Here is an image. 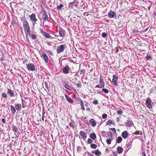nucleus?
I'll return each mask as SVG.
<instances>
[{
    "label": "nucleus",
    "mask_w": 156,
    "mask_h": 156,
    "mask_svg": "<svg viewBox=\"0 0 156 156\" xmlns=\"http://www.w3.org/2000/svg\"><path fill=\"white\" fill-rule=\"evenodd\" d=\"M23 27L25 33L27 34H30V28L27 21H23Z\"/></svg>",
    "instance_id": "obj_1"
},
{
    "label": "nucleus",
    "mask_w": 156,
    "mask_h": 156,
    "mask_svg": "<svg viewBox=\"0 0 156 156\" xmlns=\"http://www.w3.org/2000/svg\"><path fill=\"white\" fill-rule=\"evenodd\" d=\"M66 47V45L65 44H61L58 46L57 50V53L59 54L62 52Z\"/></svg>",
    "instance_id": "obj_2"
},
{
    "label": "nucleus",
    "mask_w": 156,
    "mask_h": 156,
    "mask_svg": "<svg viewBox=\"0 0 156 156\" xmlns=\"http://www.w3.org/2000/svg\"><path fill=\"white\" fill-rule=\"evenodd\" d=\"M61 83L65 87L67 90H71V89L70 86H69L67 81L65 80H61Z\"/></svg>",
    "instance_id": "obj_3"
},
{
    "label": "nucleus",
    "mask_w": 156,
    "mask_h": 156,
    "mask_svg": "<svg viewBox=\"0 0 156 156\" xmlns=\"http://www.w3.org/2000/svg\"><path fill=\"white\" fill-rule=\"evenodd\" d=\"M40 16H41V18L44 21H45L48 19V16L45 10H43L40 14Z\"/></svg>",
    "instance_id": "obj_4"
},
{
    "label": "nucleus",
    "mask_w": 156,
    "mask_h": 156,
    "mask_svg": "<svg viewBox=\"0 0 156 156\" xmlns=\"http://www.w3.org/2000/svg\"><path fill=\"white\" fill-rule=\"evenodd\" d=\"M27 68L29 70L34 71L35 69V66L32 63H28L26 64Z\"/></svg>",
    "instance_id": "obj_5"
},
{
    "label": "nucleus",
    "mask_w": 156,
    "mask_h": 156,
    "mask_svg": "<svg viewBox=\"0 0 156 156\" xmlns=\"http://www.w3.org/2000/svg\"><path fill=\"white\" fill-rule=\"evenodd\" d=\"M12 129L14 132L15 135L16 136V137H18L20 134V132L17 127L15 126H12Z\"/></svg>",
    "instance_id": "obj_6"
},
{
    "label": "nucleus",
    "mask_w": 156,
    "mask_h": 156,
    "mask_svg": "<svg viewBox=\"0 0 156 156\" xmlns=\"http://www.w3.org/2000/svg\"><path fill=\"white\" fill-rule=\"evenodd\" d=\"M113 79L112 80V83L113 85H118V76L115 75H113L112 76Z\"/></svg>",
    "instance_id": "obj_7"
},
{
    "label": "nucleus",
    "mask_w": 156,
    "mask_h": 156,
    "mask_svg": "<svg viewBox=\"0 0 156 156\" xmlns=\"http://www.w3.org/2000/svg\"><path fill=\"white\" fill-rule=\"evenodd\" d=\"M146 106L149 109H151L152 108V106L151 104V99L149 98H147L146 101Z\"/></svg>",
    "instance_id": "obj_8"
},
{
    "label": "nucleus",
    "mask_w": 156,
    "mask_h": 156,
    "mask_svg": "<svg viewBox=\"0 0 156 156\" xmlns=\"http://www.w3.org/2000/svg\"><path fill=\"white\" fill-rule=\"evenodd\" d=\"M80 135L81 138L85 140L87 137V133L83 131H81L80 132Z\"/></svg>",
    "instance_id": "obj_9"
},
{
    "label": "nucleus",
    "mask_w": 156,
    "mask_h": 156,
    "mask_svg": "<svg viewBox=\"0 0 156 156\" xmlns=\"http://www.w3.org/2000/svg\"><path fill=\"white\" fill-rule=\"evenodd\" d=\"M124 124L126 126L129 127L132 126L133 124L132 121L131 120H127L126 122H125Z\"/></svg>",
    "instance_id": "obj_10"
},
{
    "label": "nucleus",
    "mask_w": 156,
    "mask_h": 156,
    "mask_svg": "<svg viewBox=\"0 0 156 156\" xmlns=\"http://www.w3.org/2000/svg\"><path fill=\"white\" fill-rule=\"evenodd\" d=\"M69 68L68 66H65L63 68L62 71V72L65 74H67L69 73Z\"/></svg>",
    "instance_id": "obj_11"
},
{
    "label": "nucleus",
    "mask_w": 156,
    "mask_h": 156,
    "mask_svg": "<svg viewBox=\"0 0 156 156\" xmlns=\"http://www.w3.org/2000/svg\"><path fill=\"white\" fill-rule=\"evenodd\" d=\"M116 14L115 12L112 11L109 12L108 13V16L110 18H114L115 16L116 17Z\"/></svg>",
    "instance_id": "obj_12"
},
{
    "label": "nucleus",
    "mask_w": 156,
    "mask_h": 156,
    "mask_svg": "<svg viewBox=\"0 0 156 156\" xmlns=\"http://www.w3.org/2000/svg\"><path fill=\"white\" fill-rule=\"evenodd\" d=\"M122 136L124 139H127L128 136V133L126 131H124L122 134Z\"/></svg>",
    "instance_id": "obj_13"
},
{
    "label": "nucleus",
    "mask_w": 156,
    "mask_h": 156,
    "mask_svg": "<svg viewBox=\"0 0 156 156\" xmlns=\"http://www.w3.org/2000/svg\"><path fill=\"white\" fill-rule=\"evenodd\" d=\"M41 33L43 36L47 38H49L51 37L50 34L47 33L46 32H44L42 30H41Z\"/></svg>",
    "instance_id": "obj_14"
},
{
    "label": "nucleus",
    "mask_w": 156,
    "mask_h": 156,
    "mask_svg": "<svg viewBox=\"0 0 156 156\" xmlns=\"http://www.w3.org/2000/svg\"><path fill=\"white\" fill-rule=\"evenodd\" d=\"M151 6H152V4L151 2H149L144 5V8L146 10H147V9L148 10H150Z\"/></svg>",
    "instance_id": "obj_15"
},
{
    "label": "nucleus",
    "mask_w": 156,
    "mask_h": 156,
    "mask_svg": "<svg viewBox=\"0 0 156 156\" xmlns=\"http://www.w3.org/2000/svg\"><path fill=\"white\" fill-rule=\"evenodd\" d=\"M90 123L91 126L92 127L95 126L96 124V122L95 120L93 119H92L90 120Z\"/></svg>",
    "instance_id": "obj_16"
},
{
    "label": "nucleus",
    "mask_w": 156,
    "mask_h": 156,
    "mask_svg": "<svg viewBox=\"0 0 156 156\" xmlns=\"http://www.w3.org/2000/svg\"><path fill=\"white\" fill-rule=\"evenodd\" d=\"M15 107L16 110L20 111L21 106L19 103H16L15 104Z\"/></svg>",
    "instance_id": "obj_17"
},
{
    "label": "nucleus",
    "mask_w": 156,
    "mask_h": 156,
    "mask_svg": "<svg viewBox=\"0 0 156 156\" xmlns=\"http://www.w3.org/2000/svg\"><path fill=\"white\" fill-rule=\"evenodd\" d=\"M10 107L11 113L13 115H14L16 112V109L12 105H10Z\"/></svg>",
    "instance_id": "obj_18"
},
{
    "label": "nucleus",
    "mask_w": 156,
    "mask_h": 156,
    "mask_svg": "<svg viewBox=\"0 0 156 156\" xmlns=\"http://www.w3.org/2000/svg\"><path fill=\"white\" fill-rule=\"evenodd\" d=\"M42 56L45 62L47 63L48 61V58L47 55L45 53H44L42 55Z\"/></svg>",
    "instance_id": "obj_19"
},
{
    "label": "nucleus",
    "mask_w": 156,
    "mask_h": 156,
    "mask_svg": "<svg viewBox=\"0 0 156 156\" xmlns=\"http://www.w3.org/2000/svg\"><path fill=\"white\" fill-rule=\"evenodd\" d=\"M7 90V94L10 95V97H14L15 96V94L10 89L8 88Z\"/></svg>",
    "instance_id": "obj_20"
},
{
    "label": "nucleus",
    "mask_w": 156,
    "mask_h": 156,
    "mask_svg": "<svg viewBox=\"0 0 156 156\" xmlns=\"http://www.w3.org/2000/svg\"><path fill=\"white\" fill-rule=\"evenodd\" d=\"M30 18L31 20L34 22H35L37 20L36 18L35 15L34 14H32L30 16Z\"/></svg>",
    "instance_id": "obj_21"
},
{
    "label": "nucleus",
    "mask_w": 156,
    "mask_h": 156,
    "mask_svg": "<svg viewBox=\"0 0 156 156\" xmlns=\"http://www.w3.org/2000/svg\"><path fill=\"white\" fill-rule=\"evenodd\" d=\"M65 97L66 98L67 100L69 103H73V100L72 99L70 98V97L68 96L67 94H65Z\"/></svg>",
    "instance_id": "obj_22"
},
{
    "label": "nucleus",
    "mask_w": 156,
    "mask_h": 156,
    "mask_svg": "<svg viewBox=\"0 0 156 156\" xmlns=\"http://www.w3.org/2000/svg\"><path fill=\"white\" fill-rule=\"evenodd\" d=\"M100 84L102 85V86H103L105 87V83L104 81V80L102 78V76H100V80L99 81Z\"/></svg>",
    "instance_id": "obj_23"
},
{
    "label": "nucleus",
    "mask_w": 156,
    "mask_h": 156,
    "mask_svg": "<svg viewBox=\"0 0 156 156\" xmlns=\"http://www.w3.org/2000/svg\"><path fill=\"white\" fill-rule=\"evenodd\" d=\"M89 137L92 140H94L96 138V136L94 133H91L89 135Z\"/></svg>",
    "instance_id": "obj_24"
},
{
    "label": "nucleus",
    "mask_w": 156,
    "mask_h": 156,
    "mask_svg": "<svg viewBox=\"0 0 156 156\" xmlns=\"http://www.w3.org/2000/svg\"><path fill=\"white\" fill-rule=\"evenodd\" d=\"M69 125L70 126L74 129L75 127V122L73 120H71V122L69 123Z\"/></svg>",
    "instance_id": "obj_25"
},
{
    "label": "nucleus",
    "mask_w": 156,
    "mask_h": 156,
    "mask_svg": "<svg viewBox=\"0 0 156 156\" xmlns=\"http://www.w3.org/2000/svg\"><path fill=\"white\" fill-rule=\"evenodd\" d=\"M59 34L60 36L63 37L65 36V31L62 30H59Z\"/></svg>",
    "instance_id": "obj_26"
},
{
    "label": "nucleus",
    "mask_w": 156,
    "mask_h": 156,
    "mask_svg": "<svg viewBox=\"0 0 156 156\" xmlns=\"http://www.w3.org/2000/svg\"><path fill=\"white\" fill-rule=\"evenodd\" d=\"M21 101L22 107L24 108L27 106V103L24 100H23L22 98H21Z\"/></svg>",
    "instance_id": "obj_27"
},
{
    "label": "nucleus",
    "mask_w": 156,
    "mask_h": 156,
    "mask_svg": "<svg viewBox=\"0 0 156 156\" xmlns=\"http://www.w3.org/2000/svg\"><path fill=\"white\" fill-rule=\"evenodd\" d=\"M109 124H114V123L112 119H109L107 121V122L106 123V124L107 125H108Z\"/></svg>",
    "instance_id": "obj_28"
},
{
    "label": "nucleus",
    "mask_w": 156,
    "mask_h": 156,
    "mask_svg": "<svg viewBox=\"0 0 156 156\" xmlns=\"http://www.w3.org/2000/svg\"><path fill=\"white\" fill-rule=\"evenodd\" d=\"M117 151L119 154H120L123 152V149L122 148L120 147H118L117 148Z\"/></svg>",
    "instance_id": "obj_29"
},
{
    "label": "nucleus",
    "mask_w": 156,
    "mask_h": 156,
    "mask_svg": "<svg viewBox=\"0 0 156 156\" xmlns=\"http://www.w3.org/2000/svg\"><path fill=\"white\" fill-rule=\"evenodd\" d=\"M122 140V139L121 136H119L116 140V142L118 143H120Z\"/></svg>",
    "instance_id": "obj_30"
},
{
    "label": "nucleus",
    "mask_w": 156,
    "mask_h": 156,
    "mask_svg": "<svg viewBox=\"0 0 156 156\" xmlns=\"http://www.w3.org/2000/svg\"><path fill=\"white\" fill-rule=\"evenodd\" d=\"M95 154L97 156H100L101 154V152L98 150H96L95 152Z\"/></svg>",
    "instance_id": "obj_31"
},
{
    "label": "nucleus",
    "mask_w": 156,
    "mask_h": 156,
    "mask_svg": "<svg viewBox=\"0 0 156 156\" xmlns=\"http://www.w3.org/2000/svg\"><path fill=\"white\" fill-rule=\"evenodd\" d=\"M97 147V145L94 144H92L90 145V147L93 149L96 148Z\"/></svg>",
    "instance_id": "obj_32"
},
{
    "label": "nucleus",
    "mask_w": 156,
    "mask_h": 156,
    "mask_svg": "<svg viewBox=\"0 0 156 156\" xmlns=\"http://www.w3.org/2000/svg\"><path fill=\"white\" fill-rule=\"evenodd\" d=\"M91 12H84L83 13V14L85 16H89V15L91 16Z\"/></svg>",
    "instance_id": "obj_33"
},
{
    "label": "nucleus",
    "mask_w": 156,
    "mask_h": 156,
    "mask_svg": "<svg viewBox=\"0 0 156 156\" xmlns=\"http://www.w3.org/2000/svg\"><path fill=\"white\" fill-rule=\"evenodd\" d=\"M29 35H30V37L33 39H35L37 38L36 36L34 34H30Z\"/></svg>",
    "instance_id": "obj_34"
},
{
    "label": "nucleus",
    "mask_w": 156,
    "mask_h": 156,
    "mask_svg": "<svg viewBox=\"0 0 156 156\" xmlns=\"http://www.w3.org/2000/svg\"><path fill=\"white\" fill-rule=\"evenodd\" d=\"M63 6V5L61 4L57 6V9H61Z\"/></svg>",
    "instance_id": "obj_35"
},
{
    "label": "nucleus",
    "mask_w": 156,
    "mask_h": 156,
    "mask_svg": "<svg viewBox=\"0 0 156 156\" xmlns=\"http://www.w3.org/2000/svg\"><path fill=\"white\" fill-rule=\"evenodd\" d=\"M16 20L14 18H13L12 21L11 22V24L12 25H14L16 23Z\"/></svg>",
    "instance_id": "obj_36"
},
{
    "label": "nucleus",
    "mask_w": 156,
    "mask_h": 156,
    "mask_svg": "<svg viewBox=\"0 0 156 156\" xmlns=\"http://www.w3.org/2000/svg\"><path fill=\"white\" fill-rule=\"evenodd\" d=\"M107 35V33L105 32L101 34L102 37L103 38L105 37Z\"/></svg>",
    "instance_id": "obj_37"
},
{
    "label": "nucleus",
    "mask_w": 156,
    "mask_h": 156,
    "mask_svg": "<svg viewBox=\"0 0 156 156\" xmlns=\"http://www.w3.org/2000/svg\"><path fill=\"white\" fill-rule=\"evenodd\" d=\"M102 90L105 94H108V90L106 89H103Z\"/></svg>",
    "instance_id": "obj_38"
},
{
    "label": "nucleus",
    "mask_w": 156,
    "mask_h": 156,
    "mask_svg": "<svg viewBox=\"0 0 156 156\" xmlns=\"http://www.w3.org/2000/svg\"><path fill=\"white\" fill-rule=\"evenodd\" d=\"M112 140V139H107L106 140V143H107V144H110L111 143Z\"/></svg>",
    "instance_id": "obj_39"
},
{
    "label": "nucleus",
    "mask_w": 156,
    "mask_h": 156,
    "mask_svg": "<svg viewBox=\"0 0 156 156\" xmlns=\"http://www.w3.org/2000/svg\"><path fill=\"white\" fill-rule=\"evenodd\" d=\"M85 69H83L82 70H81L80 71V75H82V74H83V73H85Z\"/></svg>",
    "instance_id": "obj_40"
},
{
    "label": "nucleus",
    "mask_w": 156,
    "mask_h": 156,
    "mask_svg": "<svg viewBox=\"0 0 156 156\" xmlns=\"http://www.w3.org/2000/svg\"><path fill=\"white\" fill-rule=\"evenodd\" d=\"M95 87L100 88H103L104 87L103 86H102L101 85H98L95 86Z\"/></svg>",
    "instance_id": "obj_41"
},
{
    "label": "nucleus",
    "mask_w": 156,
    "mask_h": 156,
    "mask_svg": "<svg viewBox=\"0 0 156 156\" xmlns=\"http://www.w3.org/2000/svg\"><path fill=\"white\" fill-rule=\"evenodd\" d=\"M117 113L118 115H122L123 113V112L122 110H119L117 111Z\"/></svg>",
    "instance_id": "obj_42"
},
{
    "label": "nucleus",
    "mask_w": 156,
    "mask_h": 156,
    "mask_svg": "<svg viewBox=\"0 0 156 156\" xmlns=\"http://www.w3.org/2000/svg\"><path fill=\"white\" fill-rule=\"evenodd\" d=\"M45 114V112H43V114H42V120L43 122L44 121V117L45 118V117L44 115Z\"/></svg>",
    "instance_id": "obj_43"
},
{
    "label": "nucleus",
    "mask_w": 156,
    "mask_h": 156,
    "mask_svg": "<svg viewBox=\"0 0 156 156\" xmlns=\"http://www.w3.org/2000/svg\"><path fill=\"white\" fill-rule=\"evenodd\" d=\"M107 117V115L106 114H104L102 115V117L103 119L106 118Z\"/></svg>",
    "instance_id": "obj_44"
},
{
    "label": "nucleus",
    "mask_w": 156,
    "mask_h": 156,
    "mask_svg": "<svg viewBox=\"0 0 156 156\" xmlns=\"http://www.w3.org/2000/svg\"><path fill=\"white\" fill-rule=\"evenodd\" d=\"M92 142L93 141L91 140V139L90 138L88 139L87 141V142L88 143V144H91V143H92Z\"/></svg>",
    "instance_id": "obj_45"
},
{
    "label": "nucleus",
    "mask_w": 156,
    "mask_h": 156,
    "mask_svg": "<svg viewBox=\"0 0 156 156\" xmlns=\"http://www.w3.org/2000/svg\"><path fill=\"white\" fill-rule=\"evenodd\" d=\"M80 104L81 105V107H83L84 106V103L83 101L81 100L80 99Z\"/></svg>",
    "instance_id": "obj_46"
},
{
    "label": "nucleus",
    "mask_w": 156,
    "mask_h": 156,
    "mask_svg": "<svg viewBox=\"0 0 156 156\" xmlns=\"http://www.w3.org/2000/svg\"><path fill=\"white\" fill-rule=\"evenodd\" d=\"M2 97H4L5 98H7V95L5 93H3L2 94Z\"/></svg>",
    "instance_id": "obj_47"
},
{
    "label": "nucleus",
    "mask_w": 156,
    "mask_h": 156,
    "mask_svg": "<svg viewBox=\"0 0 156 156\" xmlns=\"http://www.w3.org/2000/svg\"><path fill=\"white\" fill-rule=\"evenodd\" d=\"M76 86L78 88H80L81 87V83H78L77 84H76Z\"/></svg>",
    "instance_id": "obj_48"
},
{
    "label": "nucleus",
    "mask_w": 156,
    "mask_h": 156,
    "mask_svg": "<svg viewBox=\"0 0 156 156\" xmlns=\"http://www.w3.org/2000/svg\"><path fill=\"white\" fill-rule=\"evenodd\" d=\"M98 101L97 100H94L93 102V103L95 105H97L98 104Z\"/></svg>",
    "instance_id": "obj_49"
},
{
    "label": "nucleus",
    "mask_w": 156,
    "mask_h": 156,
    "mask_svg": "<svg viewBox=\"0 0 156 156\" xmlns=\"http://www.w3.org/2000/svg\"><path fill=\"white\" fill-rule=\"evenodd\" d=\"M151 57L150 55H147L146 57V58L147 60H149L150 58H151Z\"/></svg>",
    "instance_id": "obj_50"
},
{
    "label": "nucleus",
    "mask_w": 156,
    "mask_h": 156,
    "mask_svg": "<svg viewBox=\"0 0 156 156\" xmlns=\"http://www.w3.org/2000/svg\"><path fill=\"white\" fill-rule=\"evenodd\" d=\"M2 122L3 123V124H5L6 122L5 119L4 118L2 119Z\"/></svg>",
    "instance_id": "obj_51"
},
{
    "label": "nucleus",
    "mask_w": 156,
    "mask_h": 156,
    "mask_svg": "<svg viewBox=\"0 0 156 156\" xmlns=\"http://www.w3.org/2000/svg\"><path fill=\"white\" fill-rule=\"evenodd\" d=\"M112 131L114 133H115L116 132V130L115 128H112L111 129Z\"/></svg>",
    "instance_id": "obj_52"
},
{
    "label": "nucleus",
    "mask_w": 156,
    "mask_h": 156,
    "mask_svg": "<svg viewBox=\"0 0 156 156\" xmlns=\"http://www.w3.org/2000/svg\"><path fill=\"white\" fill-rule=\"evenodd\" d=\"M86 110L88 111H90V109L89 107H87L86 108Z\"/></svg>",
    "instance_id": "obj_53"
},
{
    "label": "nucleus",
    "mask_w": 156,
    "mask_h": 156,
    "mask_svg": "<svg viewBox=\"0 0 156 156\" xmlns=\"http://www.w3.org/2000/svg\"><path fill=\"white\" fill-rule=\"evenodd\" d=\"M120 119L119 117H117L116 118V121L117 122H119V121Z\"/></svg>",
    "instance_id": "obj_54"
},
{
    "label": "nucleus",
    "mask_w": 156,
    "mask_h": 156,
    "mask_svg": "<svg viewBox=\"0 0 156 156\" xmlns=\"http://www.w3.org/2000/svg\"><path fill=\"white\" fill-rule=\"evenodd\" d=\"M142 155V156H146L144 151L143 152Z\"/></svg>",
    "instance_id": "obj_55"
},
{
    "label": "nucleus",
    "mask_w": 156,
    "mask_h": 156,
    "mask_svg": "<svg viewBox=\"0 0 156 156\" xmlns=\"http://www.w3.org/2000/svg\"><path fill=\"white\" fill-rule=\"evenodd\" d=\"M27 62V60H26V59H25L23 61V63L24 64V63H26Z\"/></svg>",
    "instance_id": "obj_56"
},
{
    "label": "nucleus",
    "mask_w": 156,
    "mask_h": 156,
    "mask_svg": "<svg viewBox=\"0 0 156 156\" xmlns=\"http://www.w3.org/2000/svg\"><path fill=\"white\" fill-rule=\"evenodd\" d=\"M82 107V109L83 111H84L85 110V108L84 107V106H83L81 107Z\"/></svg>",
    "instance_id": "obj_57"
},
{
    "label": "nucleus",
    "mask_w": 156,
    "mask_h": 156,
    "mask_svg": "<svg viewBox=\"0 0 156 156\" xmlns=\"http://www.w3.org/2000/svg\"><path fill=\"white\" fill-rule=\"evenodd\" d=\"M45 86H46V87L47 88H48V87H47V83L45 82Z\"/></svg>",
    "instance_id": "obj_58"
},
{
    "label": "nucleus",
    "mask_w": 156,
    "mask_h": 156,
    "mask_svg": "<svg viewBox=\"0 0 156 156\" xmlns=\"http://www.w3.org/2000/svg\"><path fill=\"white\" fill-rule=\"evenodd\" d=\"M95 151H92V152H91V153H93V154H95Z\"/></svg>",
    "instance_id": "obj_59"
},
{
    "label": "nucleus",
    "mask_w": 156,
    "mask_h": 156,
    "mask_svg": "<svg viewBox=\"0 0 156 156\" xmlns=\"http://www.w3.org/2000/svg\"><path fill=\"white\" fill-rule=\"evenodd\" d=\"M98 119L99 120H102L101 118L100 117H98Z\"/></svg>",
    "instance_id": "obj_60"
},
{
    "label": "nucleus",
    "mask_w": 156,
    "mask_h": 156,
    "mask_svg": "<svg viewBox=\"0 0 156 156\" xmlns=\"http://www.w3.org/2000/svg\"><path fill=\"white\" fill-rule=\"evenodd\" d=\"M69 128V126H66V128L67 129H68Z\"/></svg>",
    "instance_id": "obj_61"
},
{
    "label": "nucleus",
    "mask_w": 156,
    "mask_h": 156,
    "mask_svg": "<svg viewBox=\"0 0 156 156\" xmlns=\"http://www.w3.org/2000/svg\"><path fill=\"white\" fill-rule=\"evenodd\" d=\"M125 5H128V2H125Z\"/></svg>",
    "instance_id": "obj_62"
},
{
    "label": "nucleus",
    "mask_w": 156,
    "mask_h": 156,
    "mask_svg": "<svg viewBox=\"0 0 156 156\" xmlns=\"http://www.w3.org/2000/svg\"><path fill=\"white\" fill-rule=\"evenodd\" d=\"M85 106H86V107L88 106V105H87V104H85Z\"/></svg>",
    "instance_id": "obj_63"
},
{
    "label": "nucleus",
    "mask_w": 156,
    "mask_h": 156,
    "mask_svg": "<svg viewBox=\"0 0 156 156\" xmlns=\"http://www.w3.org/2000/svg\"><path fill=\"white\" fill-rule=\"evenodd\" d=\"M90 156H94L93 154H90Z\"/></svg>",
    "instance_id": "obj_64"
}]
</instances>
